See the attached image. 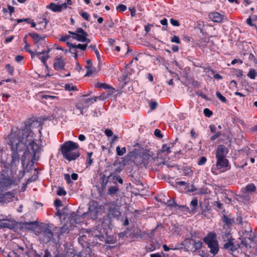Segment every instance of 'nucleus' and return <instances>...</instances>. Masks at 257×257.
<instances>
[{"label":"nucleus","instance_id":"1","mask_svg":"<svg viewBox=\"0 0 257 257\" xmlns=\"http://www.w3.org/2000/svg\"><path fill=\"white\" fill-rule=\"evenodd\" d=\"M10 138L13 162L19 161V152L23 150V161L28 159L34 162L39 160V156L37 154L41 151V147L35 142L34 134L31 130L30 124L25 123L24 128L12 131Z\"/></svg>","mask_w":257,"mask_h":257},{"label":"nucleus","instance_id":"2","mask_svg":"<svg viewBox=\"0 0 257 257\" xmlns=\"http://www.w3.org/2000/svg\"><path fill=\"white\" fill-rule=\"evenodd\" d=\"M79 146L76 143L68 141L64 143L61 147V153L63 157L70 161L76 159L79 156L78 152H73L78 148Z\"/></svg>","mask_w":257,"mask_h":257},{"label":"nucleus","instance_id":"3","mask_svg":"<svg viewBox=\"0 0 257 257\" xmlns=\"http://www.w3.org/2000/svg\"><path fill=\"white\" fill-rule=\"evenodd\" d=\"M204 241L210 248V252L213 255L218 253L219 250V245L216 239V234L214 232H210L204 238Z\"/></svg>","mask_w":257,"mask_h":257},{"label":"nucleus","instance_id":"4","mask_svg":"<svg viewBox=\"0 0 257 257\" xmlns=\"http://www.w3.org/2000/svg\"><path fill=\"white\" fill-rule=\"evenodd\" d=\"M202 243L201 241H196L192 238H187L183 241V245L189 251L192 252H194L200 249L202 246Z\"/></svg>","mask_w":257,"mask_h":257},{"label":"nucleus","instance_id":"5","mask_svg":"<svg viewBox=\"0 0 257 257\" xmlns=\"http://www.w3.org/2000/svg\"><path fill=\"white\" fill-rule=\"evenodd\" d=\"M97 97L89 98H82L79 103L76 105V108L79 110L81 114H84V110H86L87 108L94 102L96 101Z\"/></svg>","mask_w":257,"mask_h":257},{"label":"nucleus","instance_id":"6","mask_svg":"<svg viewBox=\"0 0 257 257\" xmlns=\"http://www.w3.org/2000/svg\"><path fill=\"white\" fill-rule=\"evenodd\" d=\"M100 211V209L98 207L97 205L93 202L88 207V211L84 213L82 216L85 217L86 215H88L90 218L93 220H95L98 218V215Z\"/></svg>","mask_w":257,"mask_h":257},{"label":"nucleus","instance_id":"7","mask_svg":"<svg viewBox=\"0 0 257 257\" xmlns=\"http://www.w3.org/2000/svg\"><path fill=\"white\" fill-rule=\"evenodd\" d=\"M40 235L43 241L49 242L53 238L54 234L48 226L43 227L40 232Z\"/></svg>","mask_w":257,"mask_h":257},{"label":"nucleus","instance_id":"8","mask_svg":"<svg viewBox=\"0 0 257 257\" xmlns=\"http://www.w3.org/2000/svg\"><path fill=\"white\" fill-rule=\"evenodd\" d=\"M107 234V231L105 230V229H103L99 223L95 229L91 231V235L97 237L101 241L104 238V235H106Z\"/></svg>","mask_w":257,"mask_h":257},{"label":"nucleus","instance_id":"9","mask_svg":"<svg viewBox=\"0 0 257 257\" xmlns=\"http://www.w3.org/2000/svg\"><path fill=\"white\" fill-rule=\"evenodd\" d=\"M234 239L232 238L228 241H225L223 245V249L230 252H234L240 247L238 243L235 244L234 242Z\"/></svg>","mask_w":257,"mask_h":257},{"label":"nucleus","instance_id":"10","mask_svg":"<svg viewBox=\"0 0 257 257\" xmlns=\"http://www.w3.org/2000/svg\"><path fill=\"white\" fill-rule=\"evenodd\" d=\"M111 218L109 216V215H105L102 218L99 220L100 226L103 229L108 231V229L111 227Z\"/></svg>","mask_w":257,"mask_h":257},{"label":"nucleus","instance_id":"11","mask_svg":"<svg viewBox=\"0 0 257 257\" xmlns=\"http://www.w3.org/2000/svg\"><path fill=\"white\" fill-rule=\"evenodd\" d=\"M87 36L88 34L82 28H79L76 30L75 36H72V38L78 41L83 42L84 39Z\"/></svg>","mask_w":257,"mask_h":257},{"label":"nucleus","instance_id":"12","mask_svg":"<svg viewBox=\"0 0 257 257\" xmlns=\"http://www.w3.org/2000/svg\"><path fill=\"white\" fill-rule=\"evenodd\" d=\"M228 153L227 148L224 145H219L216 151V159L226 158Z\"/></svg>","mask_w":257,"mask_h":257},{"label":"nucleus","instance_id":"13","mask_svg":"<svg viewBox=\"0 0 257 257\" xmlns=\"http://www.w3.org/2000/svg\"><path fill=\"white\" fill-rule=\"evenodd\" d=\"M209 18L213 22L221 23L223 22L224 16L218 12H212L209 14Z\"/></svg>","mask_w":257,"mask_h":257},{"label":"nucleus","instance_id":"14","mask_svg":"<svg viewBox=\"0 0 257 257\" xmlns=\"http://www.w3.org/2000/svg\"><path fill=\"white\" fill-rule=\"evenodd\" d=\"M55 233L57 234L58 237H60L65 233H68L70 230L69 226L67 224H65L62 227H55Z\"/></svg>","mask_w":257,"mask_h":257},{"label":"nucleus","instance_id":"15","mask_svg":"<svg viewBox=\"0 0 257 257\" xmlns=\"http://www.w3.org/2000/svg\"><path fill=\"white\" fill-rule=\"evenodd\" d=\"M228 164V161L226 158L217 159L216 166L218 169L224 170V168L227 166Z\"/></svg>","mask_w":257,"mask_h":257},{"label":"nucleus","instance_id":"16","mask_svg":"<svg viewBox=\"0 0 257 257\" xmlns=\"http://www.w3.org/2000/svg\"><path fill=\"white\" fill-rule=\"evenodd\" d=\"M86 63L87 65L85 66V68L87 69V72L84 76H88L92 74L95 73L96 72V69L92 66L91 60H87Z\"/></svg>","mask_w":257,"mask_h":257},{"label":"nucleus","instance_id":"17","mask_svg":"<svg viewBox=\"0 0 257 257\" xmlns=\"http://www.w3.org/2000/svg\"><path fill=\"white\" fill-rule=\"evenodd\" d=\"M65 63L61 58H57L54 63V68L57 71L63 69Z\"/></svg>","mask_w":257,"mask_h":257},{"label":"nucleus","instance_id":"18","mask_svg":"<svg viewBox=\"0 0 257 257\" xmlns=\"http://www.w3.org/2000/svg\"><path fill=\"white\" fill-rule=\"evenodd\" d=\"M120 212L115 206H111L109 209V212L106 215H109V217H118L120 215Z\"/></svg>","mask_w":257,"mask_h":257},{"label":"nucleus","instance_id":"19","mask_svg":"<svg viewBox=\"0 0 257 257\" xmlns=\"http://www.w3.org/2000/svg\"><path fill=\"white\" fill-rule=\"evenodd\" d=\"M66 111L64 108L61 107H56L54 109V112L55 117H63L66 113Z\"/></svg>","mask_w":257,"mask_h":257},{"label":"nucleus","instance_id":"20","mask_svg":"<svg viewBox=\"0 0 257 257\" xmlns=\"http://www.w3.org/2000/svg\"><path fill=\"white\" fill-rule=\"evenodd\" d=\"M142 162H143V165L145 166H146L152 160H153V158L147 153L142 154Z\"/></svg>","mask_w":257,"mask_h":257},{"label":"nucleus","instance_id":"21","mask_svg":"<svg viewBox=\"0 0 257 257\" xmlns=\"http://www.w3.org/2000/svg\"><path fill=\"white\" fill-rule=\"evenodd\" d=\"M233 238L231 234L230 233L229 231H222L221 234V239L224 241H228L231 239Z\"/></svg>","mask_w":257,"mask_h":257},{"label":"nucleus","instance_id":"22","mask_svg":"<svg viewBox=\"0 0 257 257\" xmlns=\"http://www.w3.org/2000/svg\"><path fill=\"white\" fill-rule=\"evenodd\" d=\"M46 8L51 10L55 13L61 12L60 6L54 3H51L50 5H48Z\"/></svg>","mask_w":257,"mask_h":257},{"label":"nucleus","instance_id":"23","mask_svg":"<svg viewBox=\"0 0 257 257\" xmlns=\"http://www.w3.org/2000/svg\"><path fill=\"white\" fill-rule=\"evenodd\" d=\"M67 45L69 47V52L74 54V57L76 59L78 57L77 48L75 47V45L69 42L66 43Z\"/></svg>","mask_w":257,"mask_h":257},{"label":"nucleus","instance_id":"24","mask_svg":"<svg viewBox=\"0 0 257 257\" xmlns=\"http://www.w3.org/2000/svg\"><path fill=\"white\" fill-rule=\"evenodd\" d=\"M29 35L35 40V44H37L45 38V37H42L36 33H30L29 34Z\"/></svg>","mask_w":257,"mask_h":257},{"label":"nucleus","instance_id":"25","mask_svg":"<svg viewBox=\"0 0 257 257\" xmlns=\"http://www.w3.org/2000/svg\"><path fill=\"white\" fill-rule=\"evenodd\" d=\"M114 183L116 184L115 186H110L108 189L107 194L111 196L114 195L119 191V188L117 183L116 182H114Z\"/></svg>","mask_w":257,"mask_h":257},{"label":"nucleus","instance_id":"26","mask_svg":"<svg viewBox=\"0 0 257 257\" xmlns=\"http://www.w3.org/2000/svg\"><path fill=\"white\" fill-rule=\"evenodd\" d=\"M110 178V177H109V175L107 178H106L104 175H103L102 177H101V187L103 190L106 188L108 180Z\"/></svg>","mask_w":257,"mask_h":257},{"label":"nucleus","instance_id":"27","mask_svg":"<svg viewBox=\"0 0 257 257\" xmlns=\"http://www.w3.org/2000/svg\"><path fill=\"white\" fill-rule=\"evenodd\" d=\"M48 21L46 19H43V21L40 22L36 28V29L38 30H43L45 29L46 28V26L48 24Z\"/></svg>","mask_w":257,"mask_h":257},{"label":"nucleus","instance_id":"28","mask_svg":"<svg viewBox=\"0 0 257 257\" xmlns=\"http://www.w3.org/2000/svg\"><path fill=\"white\" fill-rule=\"evenodd\" d=\"M222 220L227 226H231L234 222L233 219L228 218L225 215H223Z\"/></svg>","mask_w":257,"mask_h":257},{"label":"nucleus","instance_id":"29","mask_svg":"<svg viewBox=\"0 0 257 257\" xmlns=\"http://www.w3.org/2000/svg\"><path fill=\"white\" fill-rule=\"evenodd\" d=\"M38 222L37 221H31V222H25L23 223V227H24L26 228L32 230L33 229V226L34 225L37 224Z\"/></svg>","mask_w":257,"mask_h":257},{"label":"nucleus","instance_id":"30","mask_svg":"<svg viewBox=\"0 0 257 257\" xmlns=\"http://www.w3.org/2000/svg\"><path fill=\"white\" fill-rule=\"evenodd\" d=\"M142 154H139L137 156H135V159L133 160V162L137 166L143 165V162H142Z\"/></svg>","mask_w":257,"mask_h":257},{"label":"nucleus","instance_id":"31","mask_svg":"<svg viewBox=\"0 0 257 257\" xmlns=\"http://www.w3.org/2000/svg\"><path fill=\"white\" fill-rule=\"evenodd\" d=\"M245 232L246 235L248 236V237H245L246 240L251 244L254 239V235L252 234L251 230L245 231Z\"/></svg>","mask_w":257,"mask_h":257},{"label":"nucleus","instance_id":"32","mask_svg":"<svg viewBox=\"0 0 257 257\" xmlns=\"http://www.w3.org/2000/svg\"><path fill=\"white\" fill-rule=\"evenodd\" d=\"M109 177H112L113 180H117L121 184L123 183L122 178L119 176L116 175V173H110Z\"/></svg>","mask_w":257,"mask_h":257},{"label":"nucleus","instance_id":"33","mask_svg":"<svg viewBox=\"0 0 257 257\" xmlns=\"http://www.w3.org/2000/svg\"><path fill=\"white\" fill-rule=\"evenodd\" d=\"M116 154L119 156H121L126 153V148L125 147L120 148L117 146L116 148Z\"/></svg>","mask_w":257,"mask_h":257},{"label":"nucleus","instance_id":"34","mask_svg":"<svg viewBox=\"0 0 257 257\" xmlns=\"http://www.w3.org/2000/svg\"><path fill=\"white\" fill-rule=\"evenodd\" d=\"M131 180L133 183H135L137 185L143 186L142 183L140 181L139 179H137L136 178H135L134 174H132L131 175Z\"/></svg>","mask_w":257,"mask_h":257},{"label":"nucleus","instance_id":"35","mask_svg":"<svg viewBox=\"0 0 257 257\" xmlns=\"http://www.w3.org/2000/svg\"><path fill=\"white\" fill-rule=\"evenodd\" d=\"M95 87H98V88H104V89L110 88L111 89H113L111 86L108 85L106 83H97L95 85Z\"/></svg>","mask_w":257,"mask_h":257},{"label":"nucleus","instance_id":"36","mask_svg":"<svg viewBox=\"0 0 257 257\" xmlns=\"http://www.w3.org/2000/svg\"><path fill=\"white\" fill-rule=\"evenodd\" d=\"M166 205L171 208L175 207L176 208V205H177L174 200L169 199L168 200L166 203Z\"/></svg>","mask_w":257,"mask_h":257},{"label":"nucleus","instance_id":"37","mask_svg":"<svg viewBox=\"0 0 257 257\" xmlns=\"http://www.w3.org/2000/svg\"><path fill=\"white\" fill-rule=\"evenodd\" d=\"M245 188L247 192H252L255 190L256 187L254 184H249L246 186Z\"/></svg>","mask_w":257,"mask_h":257},{"label":"nucleus","instance_id":"38","mask_svg":"<svg viewBox=\"0 0 257 257\" xmlns=\"http://www.w3.org/2000/svg\"><path fill=\"white\" fill-rule=\"evenodd\" d=\"M241 244L243 245L244 246L247 247H251V243L246 240L245 237L242 239Z\"/></svg>","mask_w":257,"mask_h":257},{"label":"nucleus","instance_id":"39","mask_svg":"<svg viewBox=\"0 0 257 257\" xmlns=\"http://www.w3.org/2000/svg\"><path fill=\"white\" fill-rule=\"evenodd\" d=\"M191 206L192 207V211L194 212V210L196 208L197 205H198V200L197 199L194 198L193 199L190 203Z\"/></svg>","mask_w":257,"mask_h":257},{"label":"nucleus","instance_id":"40","mask_svg":"<svg viewBox=\"0 0 257 257\" xmlns=\"http://www.w3.org/2000/svg\"><path fill=\"white\" fill-rule=\"evenodd\" d=\"M25 49L26 51L31 54L32 58H33V57L35 56V52L30 49V46L27 43H26Z\"/></svg>","mask_w":257,"mask_h":257},{"label":"nucleus","instance_id":"41","mask_svg":"<svg viewBox=\"0 0 257 257\" xmlns=\"http://www.w3.org/2000/svg\"><path fill=\"white\" fill-rule=\"evenodd\" d=\"M216 96L217 97V98L222 102H226L227 101V99H226V98L223 96L220 92L219 91H217L216 92Z\"/></svg>","mask_w":257,"mask_h":257},{"label":"nucleus","instance_id":"42","mask_svg":"<svg viewBox=\"0 0 257 257\" xmlns=\"http://www.w3.org/2000/svg\"><path fill=\"white\" fill-rule=\"evenodd\" d=\"M247 76L252 79H254L256 76V73L254 69L250 70L248 73L247 74Z\"/></svg>","mask_w":257,"mask_h":257},{"label":"nucleus","instance_id":"43","mask_svg":"<svg viewBox=\"0 0 257 257\" xmlns=\"http://www.w3.org/2000/svg\"><path fill=\"white\" fill-rule=\"evenodd\" d=\"M39 58L41 60L42 62L44 64V66L46 68H48V66L46 64V60L49 58V55L47 54H46V56H41V57H40Z\"/></svg>","mask_w":257,"mask_h":257},{"label":"nucleus","instance_id":"44","mask_svg":"<svg viewBox=\"0 0 257 257\" xmlns=\"http://www.w3.org/2000/svg\"><path fill=\"white\" fill-rule=\"evenodd\" d=\"M160 23L164 26L162 28V30L164 31L167 30V27L168 25L167 19L164 18L163 20L160 21Z\"/></svg>","mask_w":257,"mask_h":257},{"label":"nucleus","instance_id":"45","mask_svg":"<svg viewBox=\"0 0 257 257\" xmlns=\"http://www.w3.org/2000/svg\"><path fill=\"white\" fill-rule=\"evenodd\" d=\"M138 154H137L135 152H131L127 154L128 158L133 161L134 159H135V156H137Z\"/></svg>","mask_w":257,"mask_h":257},{"label":"nucleus","instance_id":"46","mask_svg":"<svg viewBox=\"0 0 257 257\" xmlns=\"http://www.w3.org/2000/svg\"><path fill=\"white\" fill-rule=\"evenodd\" d=\"M176 209H181L183 211H188L189 208L185 205H176Z\"/></svg>","mask_w":257,"mask_h":257},{"label":"nucleus","instance_id":"47","mask_svg":"<svg viewBox=\"0 0 257 257\" xmlns=\"http://www.w3.org/2000/svg\"><path fill=\"white\" fill-rule=\"evenodd\" d=\"M154 135L159 139H162L163 137V135L162 134L161 131L159 129H156L155 131Z\"/></svg>","mask_w":257,"mask_h":257},{"label":"nucleus","instance_id":"48","mask_svg":"<svg viewBox=\"0 0 257 257\" xmlns=\"http://www.w3.org/2000/svg\"><path fill=\"white\" fill-rule=\"evenodd\" d=\"M57 194L59 196H64L66 194V192L63 188L59 187Z\"/></svg>","mask_w":257,"mask_h":257},{"label":"nucleus","instance_id":"49","mask_svg":"<svg viewBox=\"0 0 257 257\" xmlns=\"http://www.w3.org/2000/svg\"><path fill=\"white\" fill-rule=\"evenodd\" d=\"M65 88L66 90L69 91H72V90H76V87L75 86H71L69 84H66L65 85Z\"/></svg>","mask_w":257,"mask_h":257},{"label":"nucleus","instance_id":"50","mask_svg":"<svg viewBox=\"0 0 257 257\" xmlns=\"http://www.w3.org/2000/svg\"><path fill=\"white\" fill-rule=\"evenodd\" d=\"M214 135L211 137L210 140L211 141H214L221 136V132H217L215 133H214Z\"/></svg>","mask_w":257,"mask_h":257},{"label":"nucleus","instance_id":"51","mask_svg":"<svg viewBox=\"0 0 257 257\" xmlns=\"http://www.w3.org/2000/svg\"><path fill=\"white\" fill-rule=\"evenodd\" d=\"M162 149V152H166L167 153L170 152V147H168L166 144L163 145Z\"/></svg>","mask_w":257,"mask_h":257},{"label":"nucleus","instance_id":"52","mask_svg":"<svg viewBox=\"0 0 257 257\" xmlns=\"http://www.w3.org/2000/svg\"><path fill=\"white\" fill-rule=\"evenodd\" d=\"M87 46V44H78V45H75V47L77 48V49L78 48L82 50H86Z\"/></svg>","mask_w":257,"mask_h":257},{"label":"nucleus","instance_id":"53","mask_svg":"<svg viewBox=\"0 0 257 257\" xmlns=\"http://www.w3.org/2000/svg\"><path fill=\"white\" fill-rule=\"evenodd\" d=\"M6 68L8 70V72L11 75H13L14 74V68L9 64H8L6 66Z\"/></svg>","mask_w":257,"mask_h":257},{"label":"nucleus","instance_id":"54","mask_svg":"<svg viewBox=\"0 0 257 257\" xmlns=\"http://www.w3.org/2000/svg\"><path fill=\"white\" fill-rule=\"evenodd\" d=\"M204 115L207 117H210L212 114V112L208 108H205L203 110Z\"/></svg>","mask_w":257,"mask_h":257},{"label":"nucleus","instance_id":"55","mask_svg":"<svg viewBox=\"0 0 257 257\" xmlns=\"http://www.w3.org/2000/svg\"><path fill=\"white\" fill-rule=\"evenodd\" d=\"M80 15H81V17L82 18H83L86 21L89 20V15L87 12H83V11L81 12L80 13Z\"/></svg>","mask_w":257,"mask_h":257},{"label":"nucleus","instance_id":"56","mask_svg":"<svg viewBox=\"0 0 257 257\" xmlns=\"http://www.w3.org/2000/svg\"><path fill=\"white\" fill-rule=\"evenodd\" d=\"M207 159L205 157H202L198 162V165H204L206 162Z\"/></svg>","mask_w":257,"mask_h":257},{"label":"nucleus","instance_id":"57","mask_svg":"<svg viewBox=\"0 0 257 257\" xmlns=\"http://www.w3.org/2000/svg\"><path fill=\"white\" fill-rule=\"evenodd\" d=\"M170 21L171 24L173 26H176V27L180 26V23H179V22L177 20H175V19H174L173 18H171L170 20Z\"/></svg>","mask_w":257,"mask_h":257},{"label":"nucleus","instance_id":"58","mask_svg":"<svg viewBox=\"0 0 257 257\" xmlns=\"http://www.w3.org/2000/svg\"><path fill=\"white\" fill-rule=\"evenodd\" d=\"M171 41L173 43H176L177 44H179L180 43V41L179 38L177 36H174L171 37Z\"/></svg>","mask_w":257,"mask_h":257},{"label":"nucleus","instance_id":"59","mask_svg":"<svg viewBox=\"0 0 257 257\" xmlns=\"http://www.w3.org/2000/svg\"><path fill=\"white\" fill-rule=\"evenodd\" d=\"M116 9L119 12H123L126 10V7L121 4L117 7Z\"/></svg>","mask_w":257,"mask_h":257},{"label":"nucleus","instance_id":"60","mask_svg":"<svg viewBox=\"0 0 257 257\" xmlns=\"http://www.w3.org/2000/svg\"><path fill=\"white\" fill-rule=\"evenodd\" d=\"M50 50H48V51H42V52H38L36 51L35 52V55H37L39 58L40 57V56L42 54H47L49 52Z\"/></svg>","mask_w":257,"mask_h":257},{"label":"nucleus","instance_id":"61","mask_svg":"<svg viewBox=\"0 0 257 257\" xmlns=\"http://www.w3.org/2000/svg\"><path fill=\"white\" fill-rule=\"evenodd\" d=\"M154 26L153 24H148L145 26V30L146 32L147 33H148L152 27Z\"/></svg>","mask_w":257,"mask_h":257},{"label":"nucleus","instance_id":"62","mask_svg":"<svg viewBox=\"0 0 257 257\" xmlns=\"http://www.w3.org/2000/svg\"><path fill=\"white\" fill-rule=\"evenodd\" d=\"M65 180L67 181L68 184L71 183L70 176L68 174H65L64 175Z\"/></svg>","mask_w":257,"mask_h":257},{"label":"nucleus","instance_id":"63","mask_svg":"<svg viewBox=\"0 0 257 257\" xmlns=\"http://www.w3.org/2000/svg\"><path fill=\"white\" fill-rule=\"evenodd\" d=\"M105 134L107 136V137H111L113 135V133L111 131V130H110V129L109 128H107L105 130Z\"/></svg>","mask_w":257,"mask_h":257},{"label":"nucleus","instance_id":"64","mask_svg":"<svg viewBox=\"0 0 257 257\" xmlns=\"http://www.w3.org/2000/svg\"><path fill=\"white\" fill-rule=\"evenodd\" d=\"M70 38V36L69 35H65L62 36L60 39V41H63V42H66L67 41L69 38Z\"/></svg>","mask_w":257,"mask_h":257}]
</instances>
